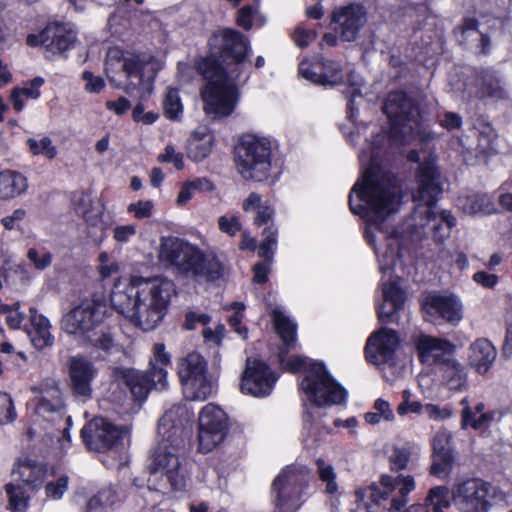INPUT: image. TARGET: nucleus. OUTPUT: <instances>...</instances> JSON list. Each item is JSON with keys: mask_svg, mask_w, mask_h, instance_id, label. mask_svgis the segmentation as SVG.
I'll use <instances>...</instances> for the list:
<instances>
[{"mask_svg": "<svg viewBox=\"0 0 512 512\" xmlns=\"http://www.w3.org/2000/svg\"><path fill=\"white\" fill-rule=\"evenodd\" d=\"M309 481V471L302 465H289L281 470L271 486L274 505L281 512H294L303 503L304 490Z\"/></svg>", "mask_w": 512, "mask_h": 512, "instance_id": "ddd939ff", "label": "nucleus"}, {"mask_svg": "<svg viewBox=\"0 0 512 512\" xmlns=\"http://www.w3.org/2000/svg\"><path fill=\"white\" fill-rule=\"evenodd\" d=\"M424 305L428 314L438 316L454 326L463 318V304L454 294L430 295Z\"/></svg>", "mask_w": 512, "mask_h": 512, "instance_id": "b1692460", "label": "nucleus"}, {"mask_svg": "<svg viewBox=\"0 0 512 512\" xmlns=\"http://www.w3.org/2000/svg\"><path fill=\"white\" fill-rule=\"evenodd\" d=\"M214 137L209 132L192 134L188 141V156L195 162L202 161L212 151Z\"/></svg>", "mask_w": 512, "mask_h": 512, "instance_id": "e433bc0d", "label": "nucleus"}, {"mask_svg": "<svg viewBox=\"0 0 512 512\" xmlns=\"http://www.w3.org/2000/svg\"><path fill=\"white\" fill-rule=\"evenodd\" d=\"M69 373L72 391L83 401L92 396V381L97 376L94 364L84 356H75L70 360Z\"/></svg>", "mask_w": 512, "mask_h": 512, "instance_id": "4be33fe9", "label": "nucleus"}, {"mask_svg": "<svg viewBox=\"0 0 512 512\" xmlns=\"http://www.w3.org/2000/svg\"><path fill=\"white\" fill-rule=\"evenodd\" d=\"M384 302L378 308V318L381 322H396L398 312L405 302V293L395 281L383 284Z\"/></svg>", "mask_w": 512, "mask_h": 512, "instance_id": "393cba45", "label": "nucleus"}, {"mask_svg": "<svg viewBox=\"0 0 512 512\" xmlns=\"http://www.w3.org/2000/svg\"><path fill=\"white\" fill-rule=\"evenodd\" d=\"M475 86V95L481 99L497 101L506 97V91L501 84V80L494 71L483 70L477 76Z\"/></svg>", "mask_w": 512, "mask_h": 512, "instance_id": "2f4dec72", "label": "nucleus"}, {"mask_svg": "<svg viewBox=\"0 0 512 512\" xmlns=\"http://www.w3.org/2000/svg\"><path fill=\"white\" fill-rule=\"evenodd\" d=\"M124 431L103 417H95L82 429L81 437L90 450L104 452L118 446Z\"/></svg>", "mask_w": 512, "mask_h": 512, "instance_id": "a211bd4d", "label": "nucleus"}, {"mask_svg": "<svg viewBox=\"0 0 512 512\" xmlns=\"http://www.w3.org/2000/svg\"><path fill=\"white\" fill-rule=\"evenodd\" d=\"M276 381L277 376L265 362L256 358L246 360V367L241 380L242 393L254 397L268 396Z\"/></svg>", "mask_w": 512, "mask_h": 512, "instance_id": "6ab92c4d", "label": "nucleus"}, {"mask_svg": "<svg viewBox=\"0 0 512 512\" xmlns=\"http://www.w3.org/2000/svg\"><path fill=\"white\" fill-rule=\"evenodd\" d=\"M212 55L196 60V71L206 80L200 90L205 114L214 120L231 116L241 99L239 85L248 78L243 61L248 41L240 32L225 29L215 32L209 40Z\"/></svg>", "mask_w": 512, "mask_h": 512, "instance_id": "f03ea898", "label": "nucleus"}, {"mask_svg": "<svg viewBox=\"0 0 512 512\" xmlns=\"http://www.w3.org/2000/svg\"><path fill=\"white\" fill-rule=\"evenodd\" d=\"M39 396L34 400V412L37 416L48 422H59L62 434L58 438L61 449L69 446L71 417L65 416V406L62 401L61 391L57 383L52 379L43 381L39 387Z\"/></svg>", "mask_w": 512, "mask_h": 512, "instance_id": "2eb2a0df", "label": "nucleus"}, {"mask_svg": "<svg viewBox=\"0 0 512 512\" xmlns=\"http://www.w3.org/2000/svg\"><path fill=\"white\" fill-rule=\"evenodd\" d=\"M178 375L186 397L194 401L208 399L214 391V382L208 375V364L197 352H191L178 363Z\"/></svg>", "mask_w": 512, "mask_h": 512, "instance_id": "dca6fc26", "label": "nucleus"}, {"mask_svg": "<svg viewBox=\"0 0 512 512\" xmlns=\"http://www.w3.org/2000/svg\"><path fill=\"white\" fill-rule=\"evenodd\" d=\"M229 418L225 411L213 403L205 405L198 416L199 450L208 453L221 444L228 434Z\"/></svg>", "mask_w": 512, "mask_h": 512, "instance_id": "f3484780", "label": "nucleus"}, {"mask_svg": "<svg viewBox=\"0 0 512 512\" xmlns=\"http://www.w3.org/2000/svg\"><path fill=\"white\" fill-rule=\"evenodd\" d=\"M157 161L161 163H172L177 170L184 168L183 155L177 153L171 145L166 146L164 153L158 155Z\"/></svg>", "mask_w": 512, "mask_h": 512, "instance_id": "4d7b16f0", "label": "nucleus"}, {"mask_svg": "<svg viewBox=\"0 0 512 512\" xmlns=\"http://www.w3.org/2000/svg\"><path fill=\"white\" fill-rule=\"evenodd\" d=\"M180 410V407H173L159 420L158 434L161 440L152 454L148 478V482L156 489L169 486L179 491L185 488L188 480L180 460L184 448L183 427L180 420L176 419Z\"/></svg>", "mask_w": 512, "mask_h": 512, "instance_id": "20e7f679", "label": "nucleus"}, {"mask_svg": "<svg viewBox=\"0 0 512 512\" xmlns=\"http://www.w3.org/2000/svg\"><path fill=\"white\" fill-rule=\"evenodd\" d=\"M411 457V451L408 448H395L390 456V466L392 471H402L407 468Z\"/></svg>", "mask_w": 512, "mask_h": 512, "instance_id": "8fccbe9b", "label": "nucleus"}, {"mask_svg": "<svg viewBox=\"0 0 512 512\" xmlns=\"http://www.w3.org/2000/svg\"><path fill=\"white\" fill-rule=\"evenodd\" d=\"M502 413L498 410H486L484 403H478L474 409L466 406L462 410V428L471 427L474 430H484L492 424L500 422Z\"/></svg>", "mask_w": 512, "mask_h": 512, "instance_id": "c756f323", "label": "nucleus"}, {"mask_svg": "<svg viewBox=\"0 0 512 512\" xmlns=\"http://www.w3.org/2000/svg\"><path fill=\"white\" fill-rule=\"evenodd\" d=\"M8 495V508L11 512H26L29 505V495L20 485L8 483L5 485Z\"/></svg>", "mask_w": 512, "mask_h": 512, "instance_id": "58836bf2", "label": "nucleus"}, {"mask_svg": "<svg viewBox=\"0 0 512 512\" xmlns=\"http://www.w3.org/2000/svg\"><path fill=\"white\" fill-rule=\"evenodd\" d=\"M154 204L151 200H140L135 203H130L127 211L132 213L137 219L148 218L152 215Z\"/></svg>", "mask_w": 512, "mask_h": 512, "instance_id": "5fc2aeb1", "label": "nucleus"}, {"mask_svg": "<svg viewBox=\"0 0 512 512\" xmlns=\"http://www.w3.org/2000/svg\"><path fill=\"white\" fill-rule=\"evenodd\" d=\"M27 187V179L21 173L12 170L0 172V199L15 198Z\"/></svg>", "mask_w": 512, "mask_h": 512, "instance_id": "c9c22d12", "label": "nucleus"}, {"mask_svg": "<svg viewBox=\"0 0 512 512\" xmlns=\"http://www.w3.org/2000/svg\"><path fill=\"white\" fill-rule=\"evenodd\" d=\"M43 36L48 40L47 50L52 53H64L73 48L76 32L68 24L49 23L43 29Z\"/></svg>", "mask_w": 512, "mask_h": 512, "instance_id": "bb28decb", "label": "nucleus"}, {"mask_svg": "<svg viewBox=\"0 0 512 512\" xmlns=\"http://www.w3.org/2000/svg\"><path fill=\"white\" fill-rule=\"evenodd\" d=\"M428 417L434 421H442L452 416V410L449 407H440L435 404H426L424 407Z\"/></svg>", "mask_w": 512, "mask_h": 512, "instance_id": "680f3d73", "label": "nucleus"}, {"mask_svg": "<svg viewBox=\"0 0 512 512\" xmlns=\"http://www.w3.org/2000/svg\"><path fill=\"white\" fill-rule=\"evenodd\" d=\"M416 181L417 190L412 196L416 203L412 214V226L415 230H420L432 223L434 239L437 242H444L450 237L451 229L456 225V219L446 210L437 217L433 210L443 191L440 172L433 156H429L419 165Z\"/></svg>", "mask_w": 512, "mask_h": 512, "instance_id": "0eeeda50", "label": "nucleus"}, {"mask_svg": "<svg viewBox=\"0 0 512 512\" xmlns=\"http://www.w3.org/2000/svg\"><path fill=\"white\" fill-rule=\"evenodd\" d=\"M374 409L385 421H393L395 418L390 403L382 398L375 401Z\"/></svg>", "mask_w": 512, "mask_h": 512, "instance_id": "338daca9", "label": "nucleus"}, {"mask_svg": "<svg viewBox=\"0 0 512 512\" xmlns=\"http://www.w3.org/2000/svg\"><path fill=\"white\" fill-rule=\"evenodd\" d=\"M0 313L5 315L6 324L11 329H19L25 318V314L20 311L19 302H16L11 306L7 304H2L0 306Z\"/></svg>", "mask_w": 512, "mask_h": 512, "instance_id": "49530a36", "label": "nucleus"}, {"mask_svg": "<svg viewBox=\"0 0 512 512\" xmlns=\"http://www.w3.org/2000/svg\"><path fill=\"white\" fill-rule=\"evenodd\" d=\"M69 478L65 475L59 477L55 482H48L45 490L48 497L59 500L68 489Z\"/></svg>", "mask_w": 512, "mask_h": 512, "instance_id": "603ef678", "label": "nucleus"}, {"mask_svg": "<svg viewBox=\"0 0 512 512\" xmlns=\"http://www.w3.org/2000/svg\"><path fill=\"white\" fill-rule=\"evenodd\" d=\"M27 145L30 152L35 156L41 155L52 160L58 154L57 147L53 145L52 140L46 136L40 139L29 138L27 140Z\"/></svg>", "mask_w": 512, "mask_h": 512, "instance_id": "79ce46f5", "label": "nucleus"}, {"mask_svg": "<svg viewBox=\"0 0 512 512\" xmlns=\"http://www.w3.org/2000/svg\"><path fill=\"white\" fill-rule=\"evenodd\" d=\"M317 472L322 482L326 484V492L335 494L338 490L336 483L335 469L331 464H327L322 458L316 460Z\"/></svg>", "mask_w": 512, "mask_h": 512, "instance_id": "c03bdc74", "label": "nucleus"}, {"mask_svg": "<svg viewBox=\"0 0 512 512\" xmlns=\"http://www.w3.org/2000/svg\"><path fill=\"white\" fill-rule=\"evenodd\" d=\"M438 372L449 390L462 391L467 387V370L453 356L443 362Z\"/></svg>", "mask_w": 512, "mask_h": 512, "instance_id": "473e14b6", "label": "nucleus"}, {"mask_svg": "<svg viewBox=\"0 0 512 512\" xmlns=\"http://www.w3.org/2000/svg\"><path fill=\"white\" fill-rule=\"evenodd\" d=\"M459 208L468 215H491L496 207L491 197L486 193H472L458 198Z\"/></svg>", "mask_w": 512, "mask_h": 512, "instance_id": "f704fd0d", "label": "nucleus"}, {"mask_svg": "<svg viewBox=\"0 0 512 512\" xmlns=\"http://www.w3.org/2000/svg\"><path fill=\"white\" fill-rule=\"evenodd\" d=\"M317 32L315 30H306L297 28L294 33V41L297 46L304 48L317 39Z\"/></svg>", "mask_w": 512, "mask_h": 512, "instance_id": "0e129e2a", "label": "nucleus"}, {"mask_svg": "<svg viewBox=\"0 0 512 512\" xmlns=\"http://www.w3.org/2000/svg\"><path fill=\"white\" fill-rule=\"evenodd\" d=\"M287 351L282 348L279 361L285 370L297 373L305 369L306 375L300 382V389L314 407L306 408L303 415L305 427L311 426L316 410L322 407L340 405L347 397L346 390L329 374L325 365L304 356H293L285 360Z\"/></svg>", "mask_w": 512, "mask_h": 512, "instance_id": "423d86ee", "label": "nucleus"}, {"mask_svg": "<svg viewBox=\"0 0 512 512\" xmlns=\"http://www.w3.org/2000/svg\"><path fill=\"white\" fill-rule=\"evenodd\" d=\"M219 230L229 236H235L241 231L242 225L235 215H223L218 219Z\"/></svg>", "mask_w": 512, "mask_h": 512, "instance_id": "3c124183", "label": "nucleus"}, {"mask_svg": "<svg viewBox=\"0 0 512 512\" xmlns=\"http://www.w3.org/2000/svg\"><path fill=\"white\" fill-rule=\"evenodd\" d=\"M416 488L415 479L411 475L399 474L393 478L383 475L379 484L372 483L367 490L359 488L355 491L357 501H364L369 493L371 501L382 505L387 512H444L451 505L449 491L446 486H436L429 490L424 504H412L402 510L409 501V494Z\"/></svg>", "mask_w": 512, "mask_h": 512, "instance_id": "39448f33", "label": "nucleus"}, {"mask_svg": "<svg viewBox=\"0 0 512 512\" xmlns=\"http://www.w3.org/2000/svg\"><path fill=\"white\" fill-rule=\"evenodd\" d=\"M272 141L258 134H244L236 148V168L245 180L262 182L271 173Z\"/></svg>", "mask_w": 512, "mask_h": 512, "instance_id": "f8f14e48", "label": "nucleus"}, {"mask_svg": "<svg viewBox=\"0 0 512 512\" xmlns=\"http://www.w3.org/2000/svg\"><path fill=\"white\" fill-rule=\"evenodd\" d=\"M451 500L458 512H489L502 500V492L489 482L470 478L453 486Z\"/></svg>", "mask_w": 512, "mask_h": 512, "instance_id": "4468645a", "label": "nucleus"}, {"mask_svg": "<svg viewBox=\"0 0 512 512\" xmlns=\"http://www.w3.org/2000/svg\"><path fill=\"white\" fill-rule=\"evenodd\" d=\"M366 22L364 8L356 4L336 9L332 16L333 30L343 42L356 41Z\"/></svg>", "mask_w": 512, "mask_h": 512, "instance_id": "aec40b11", "label": "nucleus"}, {"mask_svg": "<svg viewBox=\"0 0 512 512\" xmlns=\"http://www.w3.org/2000/svg\"><path fill=\"white\" fill-rule=\"evenodd\" d=\"M320 65L319 62L316 64H312L309 61H302L299 64V74L316 84H333L338 80V76L336 74L328 75V74H320Z\"/></svg>", "mask_w": 512, "mask_h": 512, "instance_id": "ea45409f", "label": "nucleus"}, {"mask_svg": "<svg viewBox=\"0 0 512 512\" xmlns=\"http://www.w3.org/2000/svg\"><path fill=\"white\" fill-rule=\"evenodd\" d=\"M137 233L136 226L133 224L119 225L113 230V238L116 242L125 244L130 241Z\"/></svg>", "mask_w": 512, "mask_h": 512, "instance_id": "13d9d810", "label": "nucleus"}, {"mask_svg": "<svg viewBox=\"0 0 512 512\" xmlns=\"http://www.w3.org/2000/svg\"><path fill=\"white\" fill-rule=\"evenodd\" d=\"M50 328L49 320L35 308H30V327L26 329V333L35 348L43 349L53 344Z\"/></svg>", "mask_w": 512, "mask_h": 512, "instance_id": "7c9ffc66", "label": "nucleus"}, {"mask_svg": "<svg viewBox=\"0 0 512 512\" xmlns=\"http://www.w3.org/2000/svg\"><path fill=\"white\" fill-rule=\"evenodd\" d=\"M319 65L321 71L320 74H336L338 76V80L335 83L323 84L324 86H335L345 82L342 66L338 62L329 59H322L319 61ZM346 82L348 84L346 91V94L349 97L348 107L350 110H353L355 98L361 96L362 78L358 74L350 72L347 75Z\"/></svg>", "mask_w": 512, "mask_h": 512, "instance_id": "a878e982", "label": "nucleus"}, {"mask_svg": "<svg viewBox=\"0 0 512 512\" xmlns=\"http://www.w3.org/2000/svg\"><path fill=\"white\" fill-rule=\"evenodd\" d=\"M27 257L38 270H44L52 263V255L49 252L40 253L35 248H30L28 250Z\"/></svg>", "mask_w": 512, "mask_h": 512, "instance_id": "6e6d98bb", "label": "nucleus"}, {"mask_svg": "<svg viewBox=\"0 0 512 512\" xmlns=\"http://www.w3.org/2000/svg\"><path fill=\"white\" fill-rule=\"evenodd\" d=\"M82 79L86 82L84 89L88 93H99L105 87L103 78L94 76L90 71H84Z\"/></svg>", "mask_w": 512, "mask_h": 512, "instance_id": "bf43d9fd", "label": "nucleus"}, {"mask_svg": "<svg viewBox=\"0 0 512 512\" xmlns=\"http://www.w3.org/2000/svg\"><path fill=\"white\" fill-rule=\"evenodd\" d=\"M106 314L105 303L94 297L82 299L62 317V329L70 334L81 337L97 349L108 352L114 345L109 332L98 331Z\"/></svg>", "mask_w": 512, "mask_h": 512, "instance_id": "1a4fd4ad", "label": "nucleus"}, {"mask_svg": "<svg viewBox=\"0 0 512 512\" xmlns=\"http://www.w3.org/2000/svg\"><path fill=\"white\" fill-rule=\"evenodd\" d=\"M419 360L427 366L443 365V362L453 356L455 346L445 339H440L426 334H418L413 338Z\"/></svg>", "mask_w": 512, "mask_h": 512, "instance_id": "412c9836", "label": "nucleus"}, {"mask_svg": "<svg viewBox=\"0 0 512 512\" xmlns=\"http://www.w3.org/2000/svg\"><path fill=\"white\" fill-rule=\"evenodd\" d=\"M453 467V454H433L430 473L438 478H446Z\"/></svg>", "mask_w": 512, "mask_h": 512, "instance_id": "a18cd8bd", "label": "nucleus"}, {"mask_svg": "<svg viewBox=\"0 0 512 512\" xmlns=\"http://www.w3.org/2000/svg\"><path fill=\"white\" fill-rule=\"evenodd\" d=\"M98 272L102 280L112 277L119 271V264L112 260L107 252H101L98 256Z\"/></svg>", "mask_w": 512, "mask_h": 512, "instance_id": "de8ad7c7", "label": "nucleus"}, {"mask_svg": "<svg viewBox=\"0 0 512 512\" xmlns=\"http://www.w3.org/2000/svg\"><path fill=\"white\" fill-rule=\"evenodd\" d=\"M497 358L495 346L486 338L474 341L469 348V363L478 374H486Z\"/></svg>", "mask_w": 512, "mask_h": 512, "instance_id": "c85d7f7f", "label": "nucleus"}, {"mask_svg": "<svg viewBox=\"0 0 512 512\" xmlns=\"http://www.w3.org/2000/svg\"><path fill=\"white\" fill-rule=\"evenodd\" d=\"M455 33L460 44L475 47L481 54L490 52V37L478 30V21L475 18H465L462 25L455 29Z\"/></svg>", "mask_w": 512, "mask_h": 512, "instance_id": "cd10ccee", "label": "nucleus"}, {"mask_svg": "<svg viewBox=\"0 0 512 512\" xmlns=\"http://www.w3.org/2000/svg\"><path fill=\"white\" fill-rule=\"evenodd\" d=\"M399 344L396 331L382 328L367 340L366 357L374 364H382L392 359Z\"/></svg>", "mask_w": 512, "mask_h": 512, "instance_id": "5701e85b", "label": "nucleus"}, {"mask_svg": "<svg viewBox=\"0 0 512 512\" xmlns=\"http://www.w3.org/2000/svg\"><path fill=\"white\" fill-rule=\"evenodd\" d=\"M16 418V411L9 394L0 391V423H9Z\"/></svg>", "mask_w": 512, "mask_h": 512, "instance_id": "09e8293b", "label": "nucleus"}, {"mask_svg": "<svg viewBox=\"0 0 512 512\" xmlns=\"http://www.w3.org/2000/svg\"><path fill=\"white\" fill-rule=\"evenodd\" d=\"M121 68L126 75V93L144 100L153 91V83L158 68L152 57L124 54L119 48H110L106 57V69Z\"/></svg>", "mask_w": 512, "mask_h": 512, "instance_id": "9b49d317", "label": "nucleus"}, {"mask_svg": "<svg viewBox=\"0 0 512 512\" xmlns=\"http://www.w3.org/2000/svg\"><path fill=\"white\" fill-rule=\"evenodd\" d=\"M158 258L179 274L196 280L215 282L225 274V266L216 254H205L197 246L177 237L161 239Z\"/></svg>", "mask_w": 512, "mask_h": 512, "instance_id": "6e6552de", "label": "nucleus"}, {"mask_svg": "<svg viewBox=\"0 0 512 512\" xmlns=\"http://www.w3.org/2000/svg\"><path fill=\"white\" fill-rule=\"evenodd\" d=\"M13 474H17L26 486L38 488L44 481L46 468L43 464L33 459L24 458L18 461Z\"/></svg>", "mask_w": 512, "mask_h": 512, "instance_id": "72a5a7b5", "label": "nucleus"}, {"mask_svg": "<svg viewBox=\"0 0 512 512\" xmlns=\"http://www.w3.org/2000/svg\"><path fill=\"white\" fill-rule=\"evenodd\" d=\"M43 84L44 79L42 77H35L26 86L15 89L19 90L25 98L38 99L40 97V87Z\"/></svg>", "mask_w": 512, "mask_h": 512, "instance_id": "052dcab7", "label": "nucleus"}, {"mask_svg": "<svg viewBox=\"0 0 512 512\" xmlns=\"http://www.w3.org/2000/svg\"><path fill=\"white\" fill-rule=\"evenodd\" d=\"M272 317L275 329L286 349L294 347L296 343L297 325L289 319L281 310L274 309Z\"/></svg>", "mask_w": 512, "mask_h": 512, "instance_id": "4c0bfd02", "label": "nucleus"}, {"mask_svg": "<svg viewBox=\"0 0 512 512\" xmlns=\"http://www.w3.org/2000/svg\"><path fill=\"white\" fill-rule=\"evenodd\" d=\"M424 407L419 401L401 402L397 407V413L399 416H405L408 413L420 414Z\"/></svg>", "mask_w": 512, "mask_h": 512, "instance_id": "774afa93", "label": "nucleus"}, {"mask_svg": "<svg viewBox=\"0 0 512 512\" xmlns=\"http://www.w3.org/2000/svg\"><path fill=\"white\" fill-rule=\"evenodd\" d=\"M171 364V356L163 343H156L147 371L115 366L111 368V378L129 388L135 400H145L152 389L165 390L168 387L166 367Z\"/></svg>", "mask_w": 512, "mask_h": 512, "instance_id": "9d476101", "label": "nucleus"}, {"mask_svg": "<svg viewBox=\"0 0 512 512\" xmlns=\"http://www.w3.org/2000/svg\"><path fill=\"white\" fill-rule=\"evenodd\" d=\"M497 134L490 126H485L480 132L478 137L477 149L485 157L491 156L497 152Z\"/></svg>", "mask_w": 512, "mask_h": 512, "instance_id": "37998d69", "label": "nucleus"}, {"mask_svg": "<svg viewBox=\"0 0 512 512\" xmlns=\"http://www.w3.org/2000/svg\"><path fill=\"white\" fill-rule=\"evenodd\" d=\"M383 110L391 122L390 131L375 135L370 151L363 150L359 155L362 165L367 163L368 167L351 189L349 206L353 214L367 222L366 241L374 248L380 271L386 273L395 267L400 246L398 237L384 226V222L398 211L401 190L397 178L384 171L378 159L386 143L389 147H399L420 136L421 115L404 92L390 93Z\"/></svg>", "mask_w": 512, "mask_h": 512, "instance_id": "f257e3e1", "label": "nucleus"}, {"mask_svg": "<svg viewBox=\"0 0 512 512\" xmlns=\"http://www.w3.org/2000/svg\"><path fill=\"white\" fill-rule=\"evenodd\" d=\"M175 294L176 286L168 278L131 277L114 282L110 302L135 327L151 331L163 321Z\"/></svg>", "mask_w": 512, "mask_h": 512, "instance_id": "7ed1b4c3", "label": "nucleus"}, {"mask_svg": "<svg viewBox=\"0 0 512 512\" xmlns=\"http://www.w3.org/2000/svg\"><path fill=\"white\" fill-rule=\"evenodd\" d=\"M26 214L25 209L18 208L14 210L11 215L2 218L1 223L7 230L16 229L18 228L19 223L24 220Z\"/></svg>", "mask_w": 512, "mask_h": 512, "instance_id": "69168bd1", "label": "nucleus"}, {"mask_svg": "<svg viewBox=\"0 0 512 512\" xmlns=\"http://www.w3.org/2000/svg\"><path fill=\"white\" fill-rule=\"evenodd\" d=\"M450 439V432L446 430L438 431L432 440L434 454H452Z\"/></svg>", "mask_w": 512, "mask_h": 512, "instance_id": "864d4df0", "label": "nucleus"}, {"mask_svg": "<svg viewBox=\"0 0 512 512\" xmlns=\"http://www.w3.org/2000/svg\"><path fill=\"white\" fill-rule=\"evenodd\" d=\"M473 281L486 289H493L499 282V277L496 274H490L486 271H477L473 277Z\"/></svg>", "mask_w": 512, "mask_h": 512, "instance_id": "e2e57ef3", "label": "nucleus"}, {"mask_svg": "<svg viewBox=\"0 0 512 512\" xmlns=\"http://www.w3.org/2000/svg\"><path fill=\"white\" fill-rule=\"evenodd\" d=\"M163 111L170 120H178L182 116L183 104L178 89H167L163 98Z\"/></svg>", "mask_w": 512, "mask_h": 512, "instance_id": "a19ab883", "label": "nucleus"}]
</instances>
